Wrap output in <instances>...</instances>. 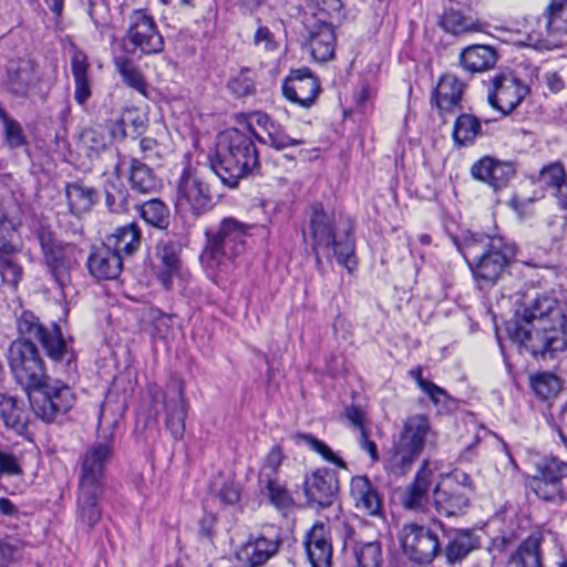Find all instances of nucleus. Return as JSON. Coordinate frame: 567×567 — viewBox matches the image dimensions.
Instances as JSON below:
<instances>
[{"instance_id": "1", "label": "nucleus", "mask_w": 567, "mask_h": 567, "mask_svg": "<svg viewBox=\"0 0 567 567\" xmlns=\"http://www.w3.org/2000/svg\"><path fill=\"white\" fill-rule=\"evenodd\" d=\"M522 317L507 322L509 338L534 357L553 358L567 349V318L557 300L546 293L526 295Z\"/></svg>"}, {"instance_id": "2", "label": "nucleus", "mask_w": 567, "mask_h": 567, "mask_svg": "<svg viewBox=\"0 0 567 567\" xmlns=\"http://www.w3.org/2000/svg\"><path fill=\"white\" fill-rule=\"evenodd\" d=\"M481 289L496 284L515 256V247L502 236L470 234L458 246Z\"/></svg>"}, {"instance_id": "3", "label": "nucleus", "mask_w": 567, "mask_h": 567, "mask_svg": "<svg viewBox=\"0 0 567 567\" xmlns=\"http://www.w3.org/2000/svg\"><path fill=\"white\" fill-rule=\"evenodd\" d=\"M258 165V153L251 137L246 133L230 128L218 135L216 158L212 169L224 185L236 187L240 178Z\"/></svg>"}, {"instance_id": "4", "label": "nucleus", "mask_w": 567, "mask_h": 567, "mask_svg": "<svg viewBox=\"0 0 567 567\" xmlns=\"http://www.w3.org/2000/svg\"><path fill=\"white\" fill-rule=\"evenodd\" d=\"M251 228L252 225L235 217H224L216 226L206 229L202 264L210 270L227 271L244 252Z\"/></svg>"}, {"instance_id": "5", "label": "nucleus", "mask_w": 567, "mask_h": 567, "mask_svg": "<svg viewBox=\"0 0 567 567\" xmlns=\"http://www.w3.org/2000/svg\"><path fill=\"white\" fill-rule=\"evenodd\" d=\"M311 209L312 250L316 255L318 268L321 267L323 258L328 261L337 258L341 266L352 270L355 261L352 259L354 244L350 237V229H344L342 234H337L333 215L328 214L321 204H313Z\"/></svg>"}, {"instance_id": "6", "label": "nucleus", "mask_w": 567, "mask_h": 567, "mask_svg": "<svg viewBox=\"0 0 567 567\" xmlns=\"http://www.w3.org/2000/svg\"><path fill=\"white\" fill-rule=\"evenodd\" d=\"M43 261L51 278L60 289H65L71 284V274L78 266L80 249L71 243H64L45 226L35 230Z\"/></svg>"}, {"instance_id": "7", "label": "nucleus", "mask_w": 567, "mask_h": 567, "mask_svg": "<svg viewBox=\"0 0 567 567\" xmlns=\"http://www.w3.org/2000/svg\"><path fill=\"white\" fill-rule=\"evenodd\" d=\"M7 360L13 379L28 395L42 380H47L44 361L33 341L25 338L12 341L7 351Z\"/></svg>"}, {"instance_id": "8", "label": "nucleus", "mask_w": 567, "mask_h": 567, "mask_svg": "<svg viewBox=\"0 0 567 567\" xmlns=\"http://www.w3.org/2000/svg\"><path fill=\"white\" fill-rule=\"evenodd\" d=\"M17 330L19 338H25L32 341L35 339L42 346L45 354L54 362H65L70 364L75 354L62 337L61 329L53 324L51 329L45 328L39 318L29 310H23L17 317Z\"/></svg>"}, {"instance_id": "9", "label": "nucleus", "mask_w": 567, "mask_h": 567, "mask_svg": "<svg viewBox=\"0 0 567 567\" xmlns=\"http://www.w3.org/2000/svg\"><path fill=\"white\" fill-rule=\"evenodd\" d=\"M28 398L35 415L47 423L53 422L61 414H65L75 402L72 389L50 375L32 389Z\"/></svg>"}, {"instance_id": "10", "label": "nucleus", "mask_w": 567, "mask_h": 567, "mask_svg": "<svg viewBox=\"0 0 567 567\" xmlns=\"http://www.w3.org/2000/svg\"><path fill=\"white\" fill-rule=\"evenodd\" d=\"M112 437L110 432L103 442H95L80 457L78 487L105 491L106 465L113 454Z\"/></svg>"}, {"instance_id": "11", "label": "nucleus", "mask_w": 567, "mask_h": 567, "mask_svg": "<svg viewBox=\"0 0 567 567\" xmlns=\"http://www.w3.org/2000/svg\"><path fill=\"white\" fill-rule=\"evenodd\" d=\"M400 542L404 554L417 564H430L442 551L439 535L415 523L402 527Z\"/></svg>"}, {"instance_id": "12", "label": "nucleus", "mask_w": 567, "mask_h": 567, "mask_svg": "<svg viewBox=\"0 0 567 567\" xmlns=\"http://www.w3.org/2000/svg\"><path fill=\"white\" fill-rule=\"evenodd\" d=\"M123 41L133 47L130 52L140 50L143 54H157L164 50V39L156 22L144 10L132 12Z\"/></svg>"}, {"instance_id": "13", "label": "nucleus", "mask_w": 567, "mask_h": 567, "mask_svg": "<svg viewBox=\"0 0 567 567\" xmlns=\"http://www.w3.org/2000/svg\"><path fill=\"white\" fill-rule=\"evenodd\" d=\"M536 473L529 478L530 489L546 502L561 499V480L567 476V462L557 457H544L535 465Z\"/></svg>"}, {"instance_id": "14", "label": "nucleus", "mask_w": 567, "mask_h": 567, "mask_svg": "<svg viewBox=\"0 0 567 567\" xmlns=\"http://www.w3.org/2000/svg\"><path fill=\"white\" fill-rule=\"evenodd\" d=\"M210 207L212 195L208 185L197 174L185 171L177 186V210L183 215L198 217Z\"/></svg>"}, {"instance_id": "15", "label": "nucleus", "mask_w": 567, "mask_h": 567, "mask_svg": "<svg viewBox=\"0 0 567 567\" xmlns=\"http://www.w3.org/2000/svg\"><path fill=\"white\" fill-rule=\"evenodd\" d=\"M529 86L512 73L497 74L488 92V103L502 115L512 113L529 94Z\"/></svg>"}, {"instance_id": "16", "label": "nucleus", "mask_w": 567, "mask_h": 567, "mask_svg": "<svg viewBox=\"0 0 567 567\" xmlns=\"http://www.w3.org/2000/svg\"><path fill=\"white\" fill-rule=\"evenodd\" d=\"M466 488L471 489V478L462 474V482L439 484L433 492L435 509L446 517L462 515L470 504Z\"/></svg>"}, {"instance_id": "17", "label": "nucleus", "mask_w": 567, "mask_h": 567, "mask_svg": "<svg viewBox=\"0 0 567 567\" xmlns=\"http://www.w3.org/2000/svg\"><path fill=\"white\" fill-rule=\"evenodd\" d=\"M165 425L174 440L179 441L185 433L187 403L184 394V383L173 380L164 394Z\"/></svg>"}, {"instance_id": "18", "label": "nucleus", "mask_w": 567, "mask_h": 567, "mask_svg": "<svg viewBox=\"0 0 567 567\" xmlns=\"http://www.w3.org/2000/svg\"><path fill=\"white\" fill-rule=\"evenodd\" d=\"M319 92V81L307 68L291 71L282 84L284 96L302 107H310Z\"/></svg>"}, {"instance_id": "19", "label": "nucleus", "mask_w": 567, "mask_h": 567, "mask_svg": "<svg viewBox=\"0 0 567 567\" xmlns=\"http://www.w3.org/2000/svg\"><path fill=\"white\" fill-rule=\"evenodd\" d=\"M305 494L309 503L329 507L339 492L337 473L329 468H319L306 477Z\"/></svg>"}, {"instance_id": "20", "label": "nucleus", "mask_w": 567, "mask_h": 567, "mask_svg": "<svg viewBox=\"0 0 567 567\" xmlns=\"http://www.w3.org/2000/svg\"><path fill=\"white\" fill-rule=\"evenodd\" d=\"M303 546L312 567L332 566L333 548L329 525L316 522L307 532Z\"/></svg>"}, {"instance_id": "21", "label": "nucleus", "mask_w": 567, "mask_h": 567, "mask_svg": "<svg viewBox=\"0 0 567 567\" xmlns=\"http://www.w3.org/2000/svg\"><path fill=\"white\" fill-rule=\"evenodd\" d=\"M446 540L440 554L444 555L446 563L455 565L463 561L472 551L480 547L478 537L467 528H449L436 523Z\"/></svg>"}, {"instance_id": "22", "label": "nucleus", "mask_w": 567, "mask_h": 567, "mask_svg": "<svg viewBox=\"0 0 567 567\" xmlns=\"http://www.w3.org/2000/svg\"><path fill=\"white\" fill-rule=\"evenodd\" d=\"M105 491L95 488L78 487L76 491V525L85 532H90L101 520L102 498Z\"/></svg>"}, {"instance_id": "23", "label": "nucleus", "mask_w": 567, "mask_h": 567, "mask_svg": "<svg viewBox=\"0 0 567 567\" xmlns=\"http://www.w3.org/2000/svg\"><path fill=\"white\" fill-rule=\"evenodd\" d=\"M278 537L267 538L264 535L250 536L237 553V558L246 567H261L272 558L280 547Z\"/></svg>"}, {"instance_id": "24", "label": "nucleus", "mask_w": 567, "mask_h": 567, "mask_svg": "<svg viewBox=\"0 0 567 567\" xmlns=\"http://www.w3.org/2000/svg\"><path fill=\"white\" fill-rule=\"evenodd\" d=\"M90 274L99 280H112L120 276L123 259L107 245L97 248L87 259Z\"/></svg>"}, {"instance_id": "25", "label": "nucleus", "mask_w": 567, "mask_h": 567, "mask_svg": "<svg viewBox=\"0 0 567 567\" xmlns=\"http://www.w3.org/2000/svg\"><path fill=\"white\" fill-rule=\"evenodd\" d=\"M318 24L309 31L310 53L318 62H327L334 56L336 35L333 22L317 19Z\"/></svg>"}, {"instance_id": "26", "label": "nucleus", "mask_w": 567, "mask_h": 567, "mask_svg": "<svg viewBox=\"0 0 567 567\" xmlns=\"http://www.w3.org/2000/svg\"><path fill=\"white\" fill-rule=\"evenodd\" d=\"M499 59L497 50L492 45L473 44L464 48L460 53L461 66L471 73L492 70Z\"/></svg>"}, {"instance_id": "27", "label": "nucleus", "mask_w": 567, "mask_h": 567, "mask_svg": "<svg viewBox=\"0 0 567 567\" xmlns=\"http://www.w3.org/2000/svg\"><path fill=\"white\" fill-rule=\"evenodd\" d=\"M350 492L358 511L370 516L381 514V497L367 476L353 477L350 484Z\"/></svg>"}, {"instance_id": "28", "label": "nucleus", "mask_w": 567, "mask_h": 567, "mask_svg": "<svg viewBox=\"0 0 567 567\" xmlns=\"http://www.w3.org/2000/svg\"><path fill=\"white\" fill-rule=\"evenodd\" d=\"M18 206L11 202L0 207V252L11 255L19 250L21 241L18 233Z\"/></svg>"}, {"instance_id": "29", "label": "nucleus", "mask_w": 567, "mask_h": 567, "mask_svg": "<svg viewBox=\"0 0 567 567\" xmlns=\"http://www.w3.org/2000/svg\"><path fill=\"white\" fill-rule=\"evenodd\" d=\"M107 246L123 256H133L142 245V230L137 223L132 221L123 226H118L107 236Z\"/></svg>"}, {"instance_id": "30", "label": "nucleus", "mask_w": 567, "mask_h": 567, "mask_svg": "<svg viewBox=\"0 0 567 567\" xmlns=\"http://www.w3.org/2000/svg\"><path fill=\"white\" fill-rule=\"evenodd\" d=\"M434 435L429 417L416 414L406 419L398 441L421 453L425 442Z\"/></svg>"}, {"instance_id": "31", "label": "nucleus", "mask_w": 567, "mask_h": 567, "mask_svg": "<svg viewBox=\"0 0 567 567\" xmlns=\"http://www.w3.org/2000/svg\"><path fill=\"white\" fill-rule=\"evenodd\" d=\"M431 476L432 472L427 467V461H425L402 497L405 508L412 511H423L429 502Z\"/></svg>"}, {"instance_id": "32", "label": "nucleus", "mask_w": 567, "mask_h": 567, "mask_svg": "<svg viewBox=\"0 0 567 567\" xmlns=\"http://www.w3.org/2000/svg\"><path fill=\"white\" fill-rule=\"evenodd\" d=\"M464 89L465 84L455 75L444 74L433 91L432 100L441 111L450 112L460 104Z\"/></svg>"}, {"instance_id": "33", "label": "nucleus", "mask_w": 567, "mask_h": 567, "mask_svg": "<svg viewBox=\"0 0 567 567\" xmlns=\"http://www.w3.org/2000/svg\"><path fill=\"white\" fill-rule=\"evenodd\" d=\"M127 178L131 188L140 194H151L161 188V181L154 171L135 157L128 159Z\"/></svg>"}, {"instance_id": "34", "label": "nucleus", "mask_w": 567, "mask_h": 567, "mask_svg": "<svg viewBox=\"0 0 567 567\" xmlns=\"http://www.w3.org/2000/svg\"><path fill=\"white\" fill-rule=\"evenodd\" d=\"M543 540V534L534 532L519 545L509 563L520 567H543L540 550Z\"/></svg>"}, {"instance_id": "35", "label": "nucleus", "mask_w": 567, "mask_h": 567, "mask_svg": "<svg viewBox=\"0 0 567 567\" xmlns=\"http://www.w3.org/2000/svg\"><path fill=\"white\" fill-rule=\"evenodd\" d=\"M138 216L151 227L166 230L171 224V210L159 198H152L135 205Z\"/></svg>"}, {"instance_id": "36", "label": "nucleus", "mask_w": 567, "mask_h": 567, "mask_svg": "<svg viewBox=\"0 0 567 567\" xmlns=\"http://www.w3.org/2000/svg\"><path fill=\"white\" fill-rule=\"evenodd\" d=\"M87 70L86 54L81 50H74L71 59V71L75 82L74 99L80 105H84L91 96Z\"/></svg>"}, {"instance_id": "37", "label": "nucleus", "mask_w": 567, "mask_h": 567, "mask_svg": "<svg viewBox=\"0 0 567 567\" xmlns=\"http://www.w3.org/2000/svg\"><path fill=\"white\" fill-rule=\"evenodd\" d=\"M39 81L35 66L30 61H22L16 69L9 71L8 84L18 96H27Z\"/></svg>"}, {"instance_id": "38", "label": "nucleus", "mask_w": 567, "mask_h": 567, "mask_svg": "<svg viewBox=\"0 0 567 567\" xmlns=\"http://www.w3.org/2000/svg\"><path fill=\"white\" fill-rule=\"evenodd\" d=\"M123 164L121 159L115 166L117 182H109L105 186V204L110 212L115 214L127 213L132 205V197L128 189L120 181V166Z\"/></svg>"}, {"instance_id": "39", "label": "nucleus", "mask_w": 567, "mask_h": 567, "mask_svg": "<svg viewBox=\"0 0 567 567\" xmlns=\"http://www.w3.org/2000/svg\"><path fill=\"white\" fill-rule=\"evenodd\" d=\"M344 546H351L357 567H383V555L381 544L378 540L357 542L346 539Z\"/></svg>"}, {"instance_id": "40", "label": "nucleus", "mask_w": 567, "mask_h": 567, "mask_svg": "<svg viewBox=\"0 0 567 567\" xmlns=\"http://www.w3.org/2000/svg\"><path fill=\"white\" fill-rule=\"evenodd\" d=\"M420 454L401 442L395 441L385 461V470L394 476H403Z\"/></svg>"}, {"instance_id": "41", "label": "nucleus", "mask_w": 567, "mask_h": 567, "mask_svg": "<svg viewBox=\"0 0 567 567\" xmlns=\"http://www.w3.org/2000/svg\"><path fill=\"white\" fill-rule=\"evenodd\" d=\"M0 416L4 425L21 433L25 430L28 423L27 412L22 403L13 396L2 398L0 401Z\"/></svg>"}, {"instance_id": "42", "label": "nucleus", "mask_w": 567, "mask_h": 567, "mask_svg": "<svg viewBox=\"0 0 567 567\" xmlns=\"http://www.w3.org/2000/svg\"><path fill=\"white\" fill-rule=\"evenodd\" d=\"M70 210L74 215H81L89 212L96 198L94 188L84 186L80 183L69 184L65 189Z\"/></svg>"}, {"instance_id": "43", "label": "nucleus", "mask_w": 567, "mask_h": 567, "mask_svg": "<svg viewBox=\"0 0 567 567\" xmlns=\"http://www.w3.org/2000/svg\"><path fill=\"white\" fill-rule=\"evenodd\" d=\"M544 16L549 35H567V0H549Z\"/></svg>"}, {"instance_id": "44", "label": "nucleus", "mask_w": 567, "mask_h": 567, "mask_svg": "<svg viewBox=\"0 0 567 567\" xmlns=\"http://www.w3.org/2000/svg\"><path fill=\"white\" fill-rule=\"evenodd\" d=\"M440 25L446 32L454 35L481 31L483 28V23L473 20L470 17H465L461 12L454 10L447 11L442 16Z\"/></svg>"}, {"instance_id": "45", "label": "nucleus", "mask_w": 567, "mask_h": 567, "mask_svg": "<svg viewBox=\"0 0 567 567\" xmlns=\"http://www.w3.org/2000/svg\"><path fill=\"white\" fill-rule=\"evenodd\" d=\"M113 61L116 71L122 76L124 83L136 90L138 93L145 95L147 89L146 81L134 63L124 55L116 56Z\"/></svg>"}, {"instance_id": "46", "label": "nucleus", "mask_w": 567, "mask_h": 567, "mask_svg": "<svg viewBox=\"0 0 567 567\" xmlns=\"http://www.w3.org/2000/svg\"><path fill=\"white\" fill-rule=\"evenodd\" d=\"M480 133L481 122L476 116L462 114L456 118L453 128V138L456 144L465 145L471 143Z\"/></svg>"}, {"instance_id": "47", "label": "nucleus", "mask_w": 567, "mask_h": 567, "mask_svg": "<svg viewBox=\"0 0 567 567\" xmlns=\"http://www.w3.org/2000/svg\"><path fill=\"white\" fill-rule=\"evenodd\" d=\"M0 120L3 126L4 143L9 148H18L28 143L21 124L9 116V114L1 107Z\"/></svg>"}, {"instance_id": "48", "label": "nucleus", "mask_w": 567, "mask_h": 567, "mask_svg": "<svg viewBox=\"0 0 567 567\" xmlns=\"http://www.w3.org/2000/svg\"><path fill=\"white\" fill-rule=\"evenodd\" d=\"M267 491V497L269 502L278 509H287L292 507L293 498L288 489L282 486L276 477H268L261 484Z\"/></svg>"}, {"instance_id": "49", "label": "nucleus", "mask_w": 567, "mask_h": 567, "mask_svg": "<svg viewBox=\"0 0 567 567\" xmlns=\"http://www.w3.org/2000/svg\"><path fill=\"white\" fill-rule=\"evenodd\" d=\"M292 439L296 443L305 442L310 446L312 451L320 454L326 461L337 465L340 468H347L346 462L337 456L324 442L313 437L310 434L303 433H296L292 435Z\"/></svg>"}, {"instance_id": "50", "label": "nucleus", "mask_w": 567, "mask_h": 567, "mask_svg": "<svg viewBox=\"0 0 567 567\" xmlns=\"http://www.w3.org/2000/svg\"><path fill=\"white\" fill-rule=\"evenodd\" d=\"M534 392L543 400L556 395L560 389V380L553 373L544 372L530 378Z\"/></svg>"}, {"instance_id": "51", "label": "nucleus", "mask_w": 567, "mask_h": 567, "mask_svg": "<svg viewBox=\"0 0 567 567\" xmlns=\"http://www.w3.org/2000/svg\"><path fill=\"white\" fill-rule=\"evenodd\" d=\"M567 178L566 172L561 163L554 162L544 166L539 171V182L546 187L556 189Z\"/></svg>"}, {"instance_id": "52", "label": "nucleus", "mask_w": 567, "mask_h": 567, "mask_svg": "<svg viewBox=\"0 0 567 567\" xmlns=\"http://www.w3.org/2000/svg\"><path fill=\"white\" fill-rule=\"evenodd\" d=\"M23 543L14 537H8L0 540V567H8L21 557Z\"/></svg>"}, {"instance_id": "53", "label": "nucleus", "mask_w": 567, "mask_h": 567, "mask_svg": "<svg viewBox=\"0 0 567 567\" xmlns=\"http://www.w3.org/2000/svg\"><path fill=\"white\" fill-rule=\"evenodd\" d=\"M227 87L238 97L251 94L255 91V81L250 75V71L241 70L228 81Z\"/></svg>"}, {"instance_id": "54", "label": "nucleus", "mask_w": 567, "mask_h": 567, "mask_svg": "<svg viewBox=\"0 0 567 567\" xmlns=\"http://www.w3.org/2000/svg\"><path fill=\"white\" fill-rule=\"evenodd\" d=\"M285 455L279 446H274L268 453L265 463L259 473V484H262L264 481L268 480V477H276V474L279 467L282 464Z\"/></svg>"}, {"instance_id": "55", "label": "nucleus", "mask_w": 567, "mask_h": 567, "mask_svg": "<svg viewBox=\"0 0 567 567\" xmlns=\"http://www.w3.org/2000/svg\"><path fill=\"white\" fill-rule=\"evenodd\" d=\"M0 276L3 282L11 287H17L22 278V268L11 257L1 258Z\"/></svg>"}, {"instance_id": "56", "label": "nucleus", "mask_w": 567, "mask_h": 567, "mask_svg": "<svg viewBox=\"0 0 567 567\" xmlns=\"http://www.w3.org/2000/svg\"><path fill=\"white\" fill-rule=\"evenodd\" d=\"M494 165L495 158L485 156L472 165L471 175L473 178L484 182L492 187Z\"/></svg>"}, {"instance_id": "57", "label": "nucleus", "mask_w": 567, "mask_h": 567, "mask_svg": "<svg viewBox=\"0 0 567 567\" xmlns=\"http://www.w3.org/2000/svg\"><path fill=\"white\" fill-rule=\"evenodd\" d=\"M492 188L498 190L506 186L508 181L514 176L515 168L509 162H503L495 158L494 172H493Z\"/></svg>"}, {"instance_id": "58", "label": "nucleus", "mask_w": 567, "mask_h": 567, "mask_svg": "<svg viewBox=\"0 0 567 567\" xmlns=\"http://www.w3.org/2000/svg\"><path fill=\"white\" fill-rule=\"evenodd\" d=\"M269 143L277 150H284L288 146H295L302 144V141L289 137L280 126L275 123H270V127H266Z\"/></svg>"}, {"instance_id": "59", "label": "nucleus", "mask_w": 567, "mask_h": 567, "mask_svg": "<svg viewBox=\"0 0 567 567\" xmlns=\"http://www.w3.org/2000/svg\"><path fill=\"white\" fill-rule=\"evenodd\" d=\"M22 473L19 458L7 449L0 447V476H18Z\"/></svg>"}, {"instance_id": "60", "label": "nucleus", "mask_w": 567, "mask_h": 567, "mask_svg": "<svg viewBox=\"0 0 567 567\" xmlns=\"http://www.w3.org/2000/svg\"><path fill=\"white\" fill-rule=\"evenodd\" d=\"M432 403L440 410V411H447L451 409V405L453 404L452 398L447 394V392L436 385L433 384H425V392Z\"/></svg>"}, {"instance_id": "61", "label": "nucleus", "mask_w": 567, "mask_h": 567, "mask_svg": "<svg viewBox=\"0 0 567 567\" xmlns=\"http://www.w3.org/2000/svg\"><path fill=\"white\" fill-rule=\"evenodd\" d=\"M156 256L159 260L157 266L181 268V260L173 245L168 243L158 244L156 247Z\"/></svg>"}, {"instance_id": "62", "label": "nucleus", "mask_w": 567, "mask_h": 567, "mask_svg": "<svg viewBox=\"0 0 567 567\" xmlns=\"http://www.w3.org/2000/svg\"><path fill=\"white\" fill-rule=\"evenodd\" d=\"M118 124L122 126V134L123 136H140L144 131V121L138 116L133 117V113L128 112L126 115H124Z\"/></svg>"}, {"instance_id": "63", "label": "nucleus", "mask_w": 567, "mask_h": 567, "mask_svg": "<svg viewBox=\"0 0 567 567\" xmlns=\"http://www.w3.org/2000/svg\"><path fill=\"white\" fill-rule=\"evenodd\" d=\"M318 8V18L324 20V17L340 19L342 17L343 3L341 0H315Z\"/></svg>"}, {"instance_id": "64", "label": "nucleus", "mask_w": 567, "mask_h": 567, "mask_svg": "<svg viewBox=\"0 0 567 567\" xmlns=\"http://www.w3.org/2000/svg\"><path fill=\"white\" fill-rule=\"evenodd\" d=\"M82 143L95 153H99V151L105 146L104 137L94 130H86L83 132Z\"/></svg>"}]
</instances>
